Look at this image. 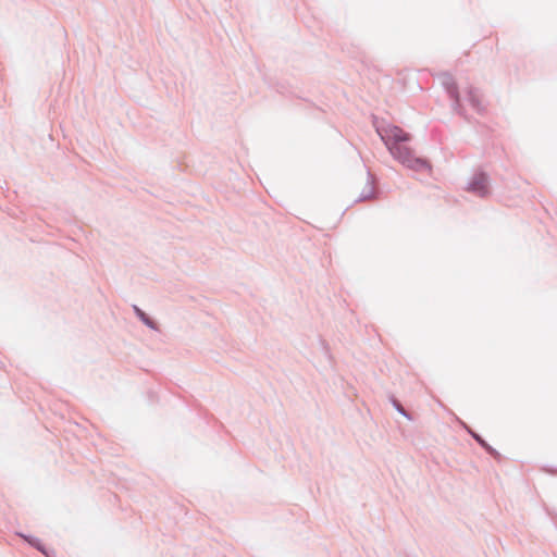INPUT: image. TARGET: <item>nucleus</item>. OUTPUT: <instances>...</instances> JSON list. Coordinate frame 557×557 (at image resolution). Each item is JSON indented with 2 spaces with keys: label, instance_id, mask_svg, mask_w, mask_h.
Segmentation results:
<instances>
[{
  "label": "nucleus",
  "instance_id": "nucleus-4",
  "mask_svg": "<svg viewBox=\"0 0 557 557\" xmlns=\"http://www.w3.org/2000/svg\"><path fill=\"white\" fill-rule=\"evenodd\" d=\"M467 95H468V101L471 104V107L478 112H483L484 106L482 103V98H481L479 90L473 87H470L468 89Z\"/></svg>",
  "mask_w": 557,
  "mask_h": 557
},
{
  "label": "nucleus",
  "instance_id": "nucleus-7",
  "mask_svg": "<svg viewBox=\"0 0 557 557\" xmlns=\"http://www.w3.org/2000/svg\"><path fill=\"white\" fill-rule=\"evenodd\" d=\"M391 401L393 404V406L395 407V409L401 414L404 416L405 418H407L408 420H412V417L411 414L401 406V404L394 397L392 396L391 397Z\"/></svg>",
  "mask_w": 557,
  "mask_h": 557
},
{
  "label": "nucleus",
  "instance_id": "nucleus-1",
  "mask_svg": "<svg viewBox=\"0 0 557 557\" xmlns=\"http://www.w3.org/2000/svg\"><path fill=\"white\" fill-rule=\"evenodd\" d=\"M376 133L386 145L392 156L401 164L413 171H428L430 164L422 158L413 156L412 150L405 144L410 140V135L396 125L376 126Z\"/></svg>",
  "mask_w": 557,
  "mask_h": 557
},
{
  "label": "nucleus",
  "instance_id": "nucleus-8",
  "mask_svg": "<svg viewBox=\"0 0 557 557\" xmlns=\"http://www.w3.org/2000/svg\"><path fill=\"white\" fill-rule=\"evenodd\" d=\"M33 546L37 547L39 550H41L42 553L47 554L44 549V547L40 545L39 541L38 540H30V539H26Z\"/></svg>",
  "mask_w": 557,
  "mask_h": 557
},
{
  "label": "nucleus",
  "instance_id": "nucleus-9",
  "mask_svg": "<svg viewBox=\"0 0 557 557\" xmlns=\"http://www.w3.org/2000/svg\"><path fill=\"white\" fill-rule=\"evenodd\" d=\"M473 437L488 451H493V449L490 446H487V444L478 434H473Z\"/></svg>",
  "mask_w": 557,
  "mask_h": 557
},
{
  "label": "nucleus",
  "instance_id": "nucleus-3",
  "mask_svg": "<svg viewBox=\"0 0 557 557\" xmlns=\"http://www.w3.org/2000/svg\"><path fill=\"white\" fill-rule=\"evenodd\" d=\"M467 189L481 198L487 197L490 195V181L487 174L483 172L474 174L469 182Z\"/></svg>",
  "mask_w": 557,
  "mask_h": 557
},
{
  "label": "nucleus",
  "instance_id": "nucleus-6",
  "mask_svg": "<svg viewBox=\"0 0 557 557\" xmlns=\"http://www.w3.org/2000/svg\"><path fill=\"white\" fill-rule=\"evenodd\" d=\"M136 317L151 330H158L157 323L150 319L139 307L133 306Z\"/></svg>",
  "mask_w": 557,
  "mask_h": 557
},
{
  "label": "nucleus",
  "instance_id": "nucleus-5",
  "mask_svg": "<svg viewBox=\"0 0 557 557\" xmlns=\"http://www.w3.org/2000/svg\"><path fill=\"white\" fill-rule=\"evenodd\" d=\"M374 196V186L372 176L370 173H367V180H366V188L359 195V197L356 199L357 201H363L371 199Z\"/></svg>",
  "mask_w": 557,
  "mask_h": 557
},
{
  "label": "nucleus",
  "instance_id": "nucleus-2",
  "mask_svg": "<svg viewBox=\"0 0 557 557\" xmlns=\"http://www.w3.org/2000/svg\"><path fill=\"white\" fill-rule=\"evenodd\" d=\"M440 81L449 98L453 100L454 110L461 113L460 96L455 78L449 73H442L440 75Z\"/></svg>",
  "mask_w": 557,
  "mask_h": 557
}]
</instances>
